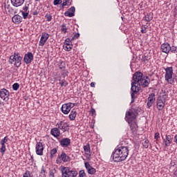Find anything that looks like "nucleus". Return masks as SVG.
Wrapping results in <instances>:
<instances>
[{"label": "nucleus", "instance_id": "f257e3e1", "mask_svg": "<svg viewBox=\"0 0 177 177\" xmlns=\"http://www.w3.org/2000/svg\"><path fill=\"white\" fill-rule=\"evenodd\" d=\"M143 73L140 71L136 72L132 77V82H131V103L135 102V99H136V95L138 93H139V91H140V82L142 81L143 78Z\"/></svg>", "mask_w": 177, "mask_h": 177}, {"label": "nucleus", "instance_id": "f03ea898", "mask_svg": "<svg viewBox=\"0 0 177 177\" xmlns=\"http://www.w3.org/2000/svg\"><path fill=\"white\" fill-rule=\"evenodd\" d=\"M129 154V149L128 147L120 146L118 147L112 153L111 158H112L114 162H122L127 160Z\"/></svg>", "mask_w": 177, "mask_h": 177}, {"label": "nucleus", "instance_id": "7ed1b4c3", "mask_svg": "<svg viewBox=\"0 0 177 177\" xmlns=\"http://www.w3.org/2000/svg\"><path fill=\"white\" fill-rule=\"evenodd\" d=\"M138 115V110L131 108L129 109L125 114V120L128 122L129 125H132V122L136 120Z\"/></svg>", "mask_w": 177, "mask_h": 177}, {"label": "nucleus", "instance_id": "20e7f679", "mask_svg": "<svg viewBox=\"0 0 177 177\" xmlns=\"http://www.w3.org/2000/svg\"><path fill=\"white\" fill-rule=\"evenodd\" d=\"M21 60H23V57L20 56L19 53H15L14 55H12L9 58L10 64H13L19 68L21 66Z\"/></svg>", "mask_w": 177, "mask_h": 177}, {"label": "nucleus", "instance_id": "39448f33", "mask_svg": "<svg viewBox=\"0 0 177 177\" xmlns=\"http://www.w3.org/2000/svg\"><path fill=\"white\" fill-rule=\"evenodd\" d=\"M165 79L168 84H174V80H172V77L174 75V68L172 66L167 67L165 68Z\"/></svg>", "mask_w": 177, "mask_h": 177}, {"label": "nucleus", "instance_id": "423d86ee", "mask_svg": "<svg viewBox=\"0 0 177 177\" xmlns=\"http://www.w3.org/2000/svg\"><path fill=\"white\" fill-rule=\"evenodd\" d=\"M62 177H76L78 173L75 170H70V167H63L61 170Z\"/></svg>", "mask_w": 177, "mask_h": 177}, {"label": "nucleus", "instance_id": "0eeeda50", "mask_svg": "<svg viewBox=\"0 0 177 177\" xmlns=\"http://www.w3.org/2000/svg\"><path fill=\"white\" fill-rule=\"evenodd\" d=\"M167 95L158 97L157 99L156 107L159 111H161L164 107H165V102H167Z\"/></svg>", "mask_w": 177, "mask_h": 177}, {"label": "nucleus", "instance_id": "6e6552de", "mask_svg": "<svg viewBox=\"0 0 177 177\" xmlns=\"http://www.w3.org/2000/svg\"><path fill=\"white\" fill-rule=\"evenodd\" d=\"M56 127H58V129L63 132H68V131H70V124L64 121L58 122Z\"/></svg>", "mask_w": 177, "mask_h": 177}, {"label": "nucleus", "instance_id": "1a4fd4ad", "mask_svg": "<svg viewBox=\"0 0 177 177\" xmlns=\"http://www.w3.org/2000/svg\"><path fill=\"white\" fill-rule=\"evenodd\" d=\"M32 60H34V55H32V53L28 52L25 54L24 62L26 64H30V63H32Z\"/></svg>", "mask_w": 177, "mask_h": 177}, {"label": "nucleus", "instance_id": "9d476101", "mask_svg": "<svg viewBox=\"0 0 177 177\" xmlns=\"http://www.w3.org/2000/svg\"><path fill=\"white\" fill-rule=\"evenodd\" d=\"M36 154L37 156H44V145L41 142H37L35 146Z\"/></svg>", "mask_w": 177, "mask_h": 177}, {"label": "nucleus", "instance_id": "9b49d317", "mask_svg": "<svg viewBox=\"0 0 177 177\" xmlns=\"http://www.w3.org/2000/svg\"><path fill=\"white\" fill-rule=\"evenodd\" d=\"M48 39H49V34L46 32H42L39 43V46H44V45L46 44V41H48Z\"/></svg>", "mask_w": 177, "mask_h": 177}, {"label": "nucleus", "instance_id": "f8f14e48", "mask_svg": "<svg viewBox=\"0 0 177 177\" xmlns=\"http://www.w3.org/2000/svg\"><path fill=\"white\" fill-rule=\"evenodd\" d=\"M61 111L63 114H68V113H70L71 111V102L62 104Z\"/></svg>", "mask_w": 177, "mask_h": 177}, {"label": "nucleus", "instance_id": "ddd939ff", "mask_svg": "<svg viewBox=\"0 0 177 177\" xmlns=\"http://www.w3.org/2000/svg\"><path fill=\"white\" fill-rule=\"evenodd\" d=\"M140 85L142 88H147L150 85V77L149 76H144L141 82H140Z\"/></svg>", "mask_w": 177, "mask_h": 177}, {"label": "nucleus", "instance_id": "4468645a", "mask_svg": "<svg viewBox=\"0 0 177 177\" xmlns=\"http://www.w3.org/2000/svg\"><path fill=\"white\" fill-rule=\"evenodd\" d=\"M84 165L88 175H95L96 174V169L91 166V164H89V162H86L84 163Z\"/></svg>", "mask_w": 177, "mask_h": 177}, {"label": "nucleus", "instance_id": "2eb2a0df", "mask_svg": "<svg viewBox=\"0 0 177 177\" xmlns=\"http://www.w3.org/2000/svg\"><path fill=\"white\" fill-rule=\"evenodd\" d=\"M59 142L60 146H62V147H64V148L68 147V146L71 145V140L68 138H64Z\"/></svg>", "mask_w": 177, "mask_h": 177}, {"label": "nucleus", "instance_id": "dca6fc26", "mask_svg": "<svg viewBox=\"0 0 177 177\" xmlns=\"http://www.w3.org/2000/svg\"><path fill=\"white\" fill-rule=\"evenodd\" d=\"M154 102H156V94H154V93H152L149 95L148 97V101L147 102V106L148 109H150V107L153 106Z\"/></svg>", "mask_w": 177, "mask_h": 177}, {"label": "nucleus", "instance_id": "f3484780", "mask_svg": "<svg viewBox=\"0 0 177 177\" xmlns=\"http://www.w3.org/2000/svg\"><path fill=\"white\" fill-rule=\"evenodd\" d=\"M66 17H74L75 16V7L72 6L64 12Z\"/></svg>", "mask_w": 177, "mask_h": 177}, {"label": "nucleus", "instance_id": "a211bd4d", "mask_svg": "<svg viewBox=\"0 0 177 177\" xmlns=\"http://www.w3.org/2000/svg\"><path fill=\"white\" fill-rule=\"evenodd\" d=\"M160 48L163 53L168 54L169 52H171V45L169 43H163Z\"/></svg>", "mask_w": 177, "mask_h": 177}, {"label": "nucleus", "instance_id": "6ab92c4d", "mask_svg": "<svg viewBox=\"0 0 177 177\" xmlns=\"http://www.w3.org/2000/svg\"><path fill=\"white\" fill-rule=\"evenodd\" d=\"M162 140L166 146V147H169L172 143L173 138L171 135H166V138H164L163 136H162Z\"/></svg>", "mask_w": 177, "mask_h": 177}, {"label": "nucleus", "instance_id": "aec40b11", "mask_svg": "<svg viewBox=\"0 0 177 177\" xmlns=\"http://www.w3.org/2000/svg\"><path fill=\"white\" fill-rule=\"evenodd\" d=\"M9 91L6 88H3L0 91V97L3 99V100H6L9 99Z\"/></svg>", "mask_w": 177, "mask_h": 177}, {"label": "nucleus", "instance_id": "412c9836", "mask_svg": "<svg viewBox=\"0 0 177 177\" xmlns=\"http://www.w3.org/2000/svg\"><path fill=\"white\" fill-rule=\"evenodd\" d=\"M83 148H84V151H85V154L87 160H91V145H89V143H88L86 145H84Z\"/></svg>", "mask_w": 177, "mask_h": 177}, {"label": "nucleus", "instance_id": "4be33fe9", "mask_svg": "<svg viewBox=\"0 0 177 177\" xmlns=\"http://www.w3.org/2000/svg\"><path fill=\"white\" fill-rule=\"evenodd\" d=\"M12 20L15 24H20L23 21V17L19 15H15L12 17Z\"/></svg>", "mask_w": 177, "mask_h": 177}, {"label": "nucleus", "instance_id": "5701e85b", "mask_svg": "<svg viewBox=\"0 0 177 177\" xmlns=\"http://www.w3.org/2000/svg\"><path fill=\"white\" fill-rule=\"evenodd\" d=\"M50 134L54 136V138H59V136H60V130L57 127L53 128L50 131Z\"/></svg>", "mask_w": 177, "mask_h": 177}, {"label": "nucleus", "instance_id": "b1692460", "mask_svg": "<svg viewBox=\"0 0 177 177\" xmlns=\"http://www.w3.org/2000/svg\"><path fill=\"white\" fill-rule=\"evenodd\" d=\"M25 0H11V3L12 6L15 8H19V6H21L23 3H24Z\"/></svg>", "mask_w": 177, "mask_h": 177}, {"label": "nucleus", "instance_id": "393cba45", "mask_svg": "<svg viewBox=\"0 0 177 177\" xmlns=\"http://www.w3.org/2000/svg\"><path fill=\"white\" fill-rule=\"evenodd\" d=\"M58 157L59 158H61L62 161H63L64 162H67L70 161V156H67V154H66L64 151H62L61 156H59Z\"/></svg>", "mask_w": 177, "mask_h": 177}, {"label": "nucleus", "instance_id": "a878e982", "mask_svg": "<svg viewBox=\"0 0 177 177\" xmlns=\"http://www.w3.org/2000/svg\"><path fill=\"white\" fill-rule=\"evenodd\" d=\"M75 117H77V111L73 109L69 114V120L71 121H74V120H75Z\"/></svg>", "mask_w": 177, "mask_h": 177}, {"label": "nucleus", "instance_id": "bb28decb", "mask_svg": "<svg viewBox=\"0 0 177 177\" xmlns=\"http://www.w3.org/2000/svg\"><path fill=\"white\" fill-rule=\"evenodd\" d=\"M145 21H151L153 20V14L151 13H147V15L145 16Z\"/></svg>", "mask_w": 177, "mask_h": 177}, {"label": "nucleus", "instance_id": "cd10ccee", "mask_svg": "<svg viewBox=\"0 0 177 177\" xmlns=\"http://www.w3.org/2000/svg\"><path fill=\"white\" fill-rule=\"evenodd\" d=\"M58 67L59 70H66V62L63 61H59L58 63Z\"/></svg>", "mask_w": 177, "mask_h": 177}, {"label": "nucleus", "instance_id": "c85d7f7f", "mask_svg": "<svg viewBox=\"0 0 177 177\" xmlns=\"http://www.w3.org/2000/svg\"><path fill=\"white\" fill-rule=\"evenodd\" d=\"M61 77H62L64 80L66 77H68V71H67V69H62L61 71Z\"/></svg>", "mask_w": 177, "mask_h": 177}, {"label": "nucleus", "instance_id": "c756f323", "mask_svg": "<svg viewBox=\"0 0 177 177\" xmlns=\"http://www.w3.org/2000/svg\"><path fill=\"white\" fill-rule=\"evenodd\" d=\"M59 85L62 87H63V86L66 87V86H67V85H68V82H67V81H66V80H64V79L62 80V77H59Z\"/></svg>", "mask_w": 177, "mask_h": 177}, {"label": "nucleus", "instance_id": "7c9ffc66", "mask_svg": "<svg viewBox=\"0 0 177 177\" xmlns=\"http://www.w3.org/2000/svg\"><path fill=\"white\" fill-rule=\"evenodd\" d=\"M67 30H68V28H67V26H66V24H62L61 25L62 32H63L64 34H66Z\"/></svg>", "mask_w": 177, "mask_h": 177}, {"label": "nucleus", "instance_id": "2f4dec72", "mask_svg": "<svg viewBox=\"0 0 177 177\" xmlns=\"http://www.w3.org/2000/svg\"><path fill=\"white\" fill-rule=\"evenodd\" d=\"M1 145V147L0 148V153H1L2 156L5 154V151H6V145L0 143Z\"/></svg>", "mask_w": 177, "mask_h": 177}, {"label": "nucleus", "instance_id": "473e14b6", "mask_svg": "<svg viewBox=\"0 0 177 177\" xmlns=\"http://www.w3.org/2000/svg\"><path fill=\"white\" fill-rule=\"evenodd\" d=\"M131 131H135L136 129V128L138 127V124L136 123V122L133 121L131 122V124H129Z\"/></svg>", "mask_w": 177, "mask_h": 177}, {"label": "nucleus", "instance_id": "72a5a7b5", "mask_svg": "<svg viewBox=\"0 0 177 177\" xmlns=\"http://www.w3.org/2000/svg\"><path fill=\"white\" fill-rule=\"evenodd\" d=\"M46 170L45 169V167L42 166L41 170L40 171L39 177H46Z\"/></svg>", "mask_w": 177, "mask_h": 177}, {"label": "nucleus", "instance_id": "f704fd0d", "mask_svg": "<svg viewBox=\"0 0 177 177\" xmlns=\"http://www.w3.org/2000/svg\"><path fill=\"white\" fill-rule=\"evenodd\" d=\"M57 153V149L53 148V149H51L50 151V158H53V156H55V154H56Z\"/></svg>", "mask_w": 177, "mask_h": 177}, {"label": "nucleus", "instance_id": "c9c22d12", "mask_svg": "<svg viewBox=\"0 0 177 177\" xmlns=\"http://www.w3.org/2000/svg\"><path fill=\"white\" fill-rule=\"evenodd\" d=\"M149 143H150V141H149V140H145L142 142L143 147H145V149H149Z\"/></svg>", "mask_w": 177, "mask_h": 177}, {"label": "nucleus", "instance_id": "e433bc0d", "mask_svg": "<svg viewBox=\"0 0 177 177\" xmlns=\"http://www.w3.org/2000/svg\"><path fill=\"white\" fill-rule=\"evenodd\" d=\"M21 12L22 13V16L24 19H27L28 17V15H30V11L28 12H24V11H21Z\"/></svg>", "mask_w": 177, "mask_h": 177}, {"label": "nucleus", "instance_id": "4c0bfd02", "mask_svg": "<svg viewBox=\"0 0 177 177\" xmlns=\"http://www.w3.org/2000/svg\"><path fill=\"white\" fill-rule=\"evenodd\" d=\"M147 26L144 25L141 27V32L142 34H146L147 32V30L146 29L147 28Z\"/></svg>", "mask_w": 177, "mask_h": 177}, {"label": "nucleus", "instance_id": "58836bf2", "mask_svg": "<svg viewBox=\"0 0 177 177\" xmlns=\"http://www.w3.org/2000/svg\"><path fill=\"white\" fill-rule=\"evenodd\" d=\"M71 41H73V40H71L70 38H66L65 40V42H64V45L70 46V45L73 44Z\"/></svg>", "mask_w": 177, "mask_h": 177}, {"label": "nucleus", "instance_id": "ea45409f", "mask_svg": "<svg viewBox=\"0 0 177 177\" xmlns=\"http://www.w3.org/2000/svg\"><path fill=\"white\" fill-rule=\"evenodd\" d=\"M19 88H20V84H19V83H15L12 84L13 91H17Z\"/></svg>", "mask_w": 177, "mask_h": 177}, {"label": "nucleus", "instance_id": "a19ab883", "mask_svg": "<svg viewBox=\"0 0 177 177\" xmlns=\"http://www.w3.org/2000/svg\"><path fill=\"white\" fill-rule=\"evenodd\" d=\"M56 173V169H53L49 171V177H55V174Z\"/></svg>", "mask_w": 177, "mask_h": 177}, {"label": "nucleus", "instance_id": "79ce46f5", "mask_svg": "<svg viewBox=\"0 0 177 177\" xmlns=\"http://www.w3.org/2000/svg\"><path fill=\"white\" fill-rule=\"evenodd\" d=\"M63 2L62 0H54L53 1V5L55 6H57V5H61V3Z\"/></svg>", "mask_w": 177, "mask_h": 177}, {"label": "nucleus", "instance_id": "37998d69", "mask_svg": "<svg viewBox=\"0 0 177 177\" xmlns=\"http://www.w3.org/2000/svg\"><path fill=\"white\" fill-rule=\"evenodd\" d=\"M171 50L170 52H171V53H177V47L175 46H170Z\"/></svg>", "mask_w": 177, "mask_h": 177}, {"label": "nucleus", "instance_id": "c03bdc74", "mask_svg": "<svg viewBox=\"0 0 177 177\" xmlns=\"http://www.w3.org/2000/svg\"><path fill=\"white\" fill-rule=\"evenodd\" d=\"M86 174L85 173L84 170H80L79 171V177H86Z\"/></svg>", "mask_w": 177, "mask_h": 177}, {"label": "nucleus", "instance_id": "a18cd8bd", "mask_svg": "<svg viewBox=\"0 0 177 177\" xmlns=\"http://www.w3.org/2000/svg\"><path fill=\"white\" fill-rule=\"evenodd\" d=\"M149 59H150V58H149V56L144 55L142 57V62H144V63H147Z\"/></svg>", "mask_w": 177, "mask_h": 177}, {"label": "nucleus", "instance_id": "49530a36", "mask_svg": "<svg viewBox=\"0 0 177 177\" xmlns=\"http://www.w3.org/2000/svg\"><path fill=\"white\" fill-rule=\"evenodd\" d=\"M78 38H80V33H75L73 37L71 39V41H74L75 39H78Z\"/></svg>", "mask_w": 177, "mask_h": 177}, {"label": "nucleus", "instance_id": "de8ad7c7", "mask_svg": "<svg viewBox=\"0 0 177 177\" xmlns=\"http://www.w3.org/2000/svg\"><path fill=\"white\" fill-rule=\"evenodd\" d=\"M45 17H46L47 21H52V15H50V14H46L45 15Z\"/></svg>", "mask_w": 177, "mask_h": 177}, {"label": "nucleus", "instance_id": "09e8293b", "mask_svg": "<svg viewBox=\"0 0 177 177\" xmlns=\"http://www.w3.org/2000/svg\"><path fill=\"white\" fill-rule=\"evenodd\" d=\"M62 3H65V6H70L71 5V0H64Z\"/></svg>", "mask_w": 177, "mask_h": 177}, {"label": "nucleus", "instance_id": "8fccbe9b", "mask_svg": "<svg viewBox=\"0 0 177 177\" xmlns=\"http://www.w3.org/2000/svg\"><path fill=\"white\" fill-rule=\"evenodd\" d=\"M71 49H73V44H70V46H65V50H66L67 52H70Z\"/></svg>", "mask_w": 177, "mask_h": 177}, {"label": "nucleus", "instance_id": "3c124183", "mask_svg": "<svg viewBox=\"0 0 177 177\" xmlns=\"http://www.w3.org/2000/svg\"><path fill=\"white\" fill-rule=\"evenodd\" d=\"M8 140H9V138H8V136H6L3 138V139L1 140L0 143H3L5 145V143H6Z\"/></svg>", "mask_w": 177, "mask_h": 177}, {"label": "nucleus", "instance_id": "603ef678", "mask_svg": "<svg viewBox=\"0 0 177 177\" xmlns=\"http://www.w3.org/2000/svg\"><path fill=\"white\" fill-rule=\"evenodd\" d=\"M28 6H30V4H28V5H25L24 7H23V10H24V12H29L28 11Z\"/></svg>", "mask_w": 177, "mask_h": 177}, {"label": "nucleus", "instance_id": "864d4df0", "mask_svg": "<svg viewBox=\"0 0 177 177\" xmlns=\"http://www.w3.org/2000/svg\"><path fill=\"white\" fill-rule=\"evenodd\" d=\"M154 138L156 139V140H158V139L160 138V133H156Z\"/></svg>", "mask_w": 177, "mask_h": 177}, {"label": "nucleus", "instance_id": "5fc2aeb1", "mask_svg": "<svg viewBox=\"0 0 177 177\" xmlns=\"http://www.w3.org/2000/svg\"><path fill=\"white\" fill-rule=\"evenodd\" d=\"M91 113L92 115H95V114L96 113V111L95 110V109L91 108Z\"/></svg>", "mask_w": 177, "mask_h": 177}, {"label": "nucleus", "instance_id": "6e6d98bb", "mask_svg": "<svg viewBox=\"0 0 177 177\" xmlns=\"http://www.w3.org/2000/svg\"><path fill=\"white\" fill-rule=\"evenodd\" d=\"M90 85H91V88H95V85H96V83L93 82L91 83Z\"/></svg>", "mask_w": 177, "mask_h": 177}, {"label": "nucleus", "instance_id": "4d7b16f0", "mask_svg": "<svg viewBox=\"0 0 177 177\" xmlns=\"http://www.w3.org/2000/svg\"><path fill=\"white\" fill-rule=\"evenodd\" d=\"M174 142H175V143H176V145H177V134H176L174 136Z\"/></svg>", "mask_w": 177, "mask_h": 177}, {"label": "nucleus", "instance_id": "13d9d810", "mask_svg": "<svg viewBox=\"0 0 177 177\" xmlns=\"http://www.w3.org/2000/svg\"><path fill=\"white\" fill-rule=\"evenodd\" d=\"M64 6H66V3H63L60 6V9H64Z\"/></svg>", "mask_w": 177, "mask_h": 177}, {"label": "nucleus", "instance_id": "bf43d9fd", "mask_svg": "<svg viewBox=\"0 0 177 177\" xmlns=\"http://www.w3.org/2000/svg\"><path fill=\"white\" fill-rule=\"evenodd\" d=\"M32 15L33 16H37V15H38V11L37 10L33 11Z\"/></svg>", "mask_w": 177, "mask_h": 177}, {"label": "nucleus", "instance_id": "052dcab7", "mask_svg": "<svg viewBox=\"0 0 177 177\" xmlns=\"http://www.w3.org/2000/svg\"><path fill=\"white\" fill-rule=\"evenodd\" d=\"M27 174H30V171H26V173L24 174V177H28V176H27Z\"/></svg>", "mask_w": 177, "mask_h": 177}, {"label": "nucleus", "instance_id": "680f3d73", "mask_svg": "<svg viewBox=\"0 0 177 177\" xmlns=\"http://www.w3.org/2000/svg\"><path fill=\"white\" fill-rule=\"evenodd\" d=\"M74 106H77V104L71 102V109H73V107H74Z\"/></svg>", "mask_w": 177, "mask_h": 177}, {"label": "nucleus", "instance_id": "e2e57ef3", "mask_svg": "<svg viewBox=\"0 0 177 177\" xmlns=\"http://www.w3.org/2000/svg\"><path fill=\"white\" fill-rule=\"evenodd\" d=\"M59 160H57V163L59 164Z\"/></svg>", "mask_w": 177, "mask_h": 177}]
</instances>
